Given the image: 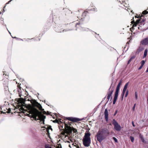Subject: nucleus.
<instances>
[{
    "instance_id": "nucleus-16",
    "label": "nucleus",
    "mask_w": 148,
    "mask_h": 148,
    "mask_svg": "<svg viewBox=\"0 0 148 148\" xmlns=\"http://www.w3.org/2000/svg\"><path fill=\"white\" fill-rule=\"evenodd\" d=\"M139 137L140 138L141 140L142 141V142L143 143H145V140L144 139L143 137L141 134H139Z\"/></svg>"
},
{
    "instance_id": "nucleus-33",
    "label": "nucleus",
    "mask_w": 148,
    "mask_h": 148,
    "mask_svg": "<svg viewBox=\"0 0 148 148\" xmlns=\"http://www.w3.org/2000/svg\"><path fill=\"white\" fill-rule=\"evenodd\" d=\"M132 125L133 127H135V125H134V122L133 121H132Z\"/></svg>"
},
{
    "instance_id": "nucleus-2",
    "label": "nucleus",
    "mask_w": 148,
    "mask_h": 148,
    "mask_svg": "<svg viewBox=\"0 0 148 148\" xmlns=\"http://www.w3.org/2000/svg\"><path fill=\"white\" fill-rule=\"evenodd\" d=\"M58 114L56 113V123H58L60 130L62 131L61 132L62 135L66 136V134L67 135L72 134L73 132L74 133H76L77 132L76 129L70 126L73 124L72 123L68 121L67 122L64 121L63 123V120L61 119H58Z\"/></svg>"
},
{
    "instance_id": "nucleus-10",
    "label": "nucleus",
    "mask_w": 148,
    "mask_h": 148,
    "mask_svg": "<svg viewBox=\"0 0 148 148\" xmlns=\"http://www.w3.org/2000/svg\"><path fill=\"white\" fill-rule=\"evenodd\" d=\"M121 84H122V80H121L120 81V82H119L118 83V84L116 88V90L115 93H118V94L119 93L120 87V86L121 85Z\"/></svg>"
},
{
    "instance_id": "nucleus-19",
    "label": "nucleus",
    "mask_w": 148,
    "mask_h": 148,
    "mask_svg": "<svg viewBox=\"0 0 148 148\" xmlns=\"http://www.w3.org/2000/svg\"><path fill=\"white\" fill-rule=\"evenodd\" d=\"M56 148H62L61 145L57 144L56 145Z\"/></svg>"
},
{
    "instance_id": "nucleus-13",
    "label": "nucleus",
    "mask_w": 148,
    "mask_h": 148,
    "mask_svg": "<svg viewBox=\"0 0 148 148\" xmlns=\"http://www.w3.org/2000/svg\"><path fill=\"white\" fill-rule=\"evenodd\" d=\"M80 29L83 31H86L87 32H92L94 33V32H92L91 30L90 29H89L88 28H83L82 27H80Z\"/></svg>"
},
{
    "instance_id": "nucleus-49",
    "label": "nucleus",
    "mask_w": 148,
    "mask_h": 148,
    "mask_svg": "<svg viewBox=\"0 0 148 148\" xmlns=\"http://www.w3.org/2000/svg\"><path fill=\"white\" fill-rule=\"evenodd\" d=\"M138 29H139V27H138Z\"/></svg>"
},
{
    "instance_id": "nucleus-17",
    "label": "nucleus",
    "mask_w": 148,
    "mask_h": 148,
    "mask_svg": "<svg viewBox=\"0 0 148 148\" xmlns=\"http://www.w3.org/2000/svg\"><path fill=\"white\" fill-rule=\"evenodd\" d=\"M126 89H127L126 88H123V90L122 93V94L121 95H122V99H123V96L124 95L125 93V92L126 91Z\"/></svg>"
},
{
    "instance_id": "nucleus-11",
    "label": "nucleus",
    "mask_w": 148,
    "mask_h": 148,
    "mask_svg": "<svg viewBox=\"0 0 148 148\" xmlns=\"http://www.w3.org/2000/svg\"><path fill=\"white\" fill-rule=\"evenodd\" d=\"M104 114L105 119L106 121H108V110L106 109L105 110Z\"/></svg>"
},
{
    "instance_id": "nucleus-37",
    "label": "nucleus",
    "mask_w": 148,
    "mask_h": 148,
    "mask_svg": "<svg viewBox=\"0 0 148 148\" xmlns=\"http://www.w3.org/2000/svg\"><path fill=\"white\" fill-rule=\"evenodd\" d=\"M95 34L97 35V36H99V34H97L96 33H95Z\"/></svg>"
},
{
    "instance_id": "nucleus-45",
    "label": "nucleus",
    "mask_w": 148,
    "mask_h": 148,
    "mask_svg": "<svg viewBox=\"0 0 148 148\" xmlns=\"http://www.w3.org/2000/svg\"><path fill=\"white\" fill-rule=\"evenodd\" d=\"M125 48H126V47H124V49H125Z\"/></svg>"
},
{
    "instance_id": "nucleus-41",
    "label": "nucleus",
    "mask_w": 148,
    "mask_h": 148,
    "mask_svg": "<svg viewBox=\"0 0 148 148\" xmlns=\"http://www.w3.org/2000/svg\"><path fill=\"white\" fill-rule=\"evenodd\" d=\"M1 113H5V112H3L2 111H1Z\"/></svg>"
},
{
    "instance_id": "nucleus-5",
    "label": "nucleus",
    "mask_w": 148,
    "mask_h": 148,
    "mask_svg": "<svg viewBox=\"0 0 148 148\" xmlns=\"http://www.w3.org/2000/svg\"><path fill=\"white\" fill-rule=\"evenodd\" d=\"M112 123L114 126V129L118 131H120L121 130V126L119 125L115 119L112 120Z\"/></svg>"
},
{
    "instance_id": "nucleus-44",
    "label": "nucleus",
    "mask_w": 148,
    "mask_h": 148,
    "mask_svg": "<svg viewBox=\"0 0 148 148\" xmlns=\"http://www.w3.org/2000/svg\"><path fill=\"white\" fill-rule=\"evenodd\" d=\"M95 37H96V38H97V36L96 35H95Z\"/></svg>"
},
{
    "instance_id": "nucleus-3",
    "label": "nucleus",
    "mask_w": 148,
    "mask_h": 148,
    "mask_svg": "<svg viewBox=\"0 0 148 148\" xmlns=\"http://www.w3.org/2000/svg\"><path fill=\"white\" fill-rule=\"evenodd\" d=\"M110 134V131L106 128L100 129L97 132L96 137L97 140L100 143L105 139Z\"/></svg>"
},
{
    "instance_id": "nucleus-8",
    "label": "nucleus",
    "mask_w": 148,
    "mask_h": 148,
    "mask_svg": "<svg viewBox=\"0 0 148 148\" xmlns=\"http://www.w3.org/2000/svg\"><path fill=\"white\" fill-rule=\"evenodd\" d=\"M141 44L143 45H148V37L141 41Z\"/></svg>"
},
{
    "instance_id": "nucleus-39",
    "label": "nucleus",
    "mask_w": 148,
    "mask_h": 148,
    "mask_svg": "<svg viewBox=\"0 0 148 148\" xmlns=\"http://www.w3.org/2000/svg\"><path fill=\"white\" fill-rule=\"evenodd\" d=\"M58 32H61V31H60V30H59V31H58Z\"/></svg>"
},
{
    "instance_id": "nucleus-29",
    "label": "nucleus",
    "mask_w": 148,
    "mask_h": 148,
    "mask_svg": "<svg viewBox=\"0 0 148 148\" xmlns=\"http://www.w3.org/2000/svg\"><path fill=\"white\" fill-rule=\"evenodd\" d=\"M140 21V20L139 19H137L135 23H137V24H138L139 23Z\"/></svg>"
},
{
    "instance_id": "nucleus-25",
    "label": "nucleus",
    "mask_w": 148,
    "mask_h": 148,
    "mask_svg": "<svg viewBox=\"0 0 148 148\" xmlns=\"http://www.w3.org/2000/svg\"><path fill=\"white\" fill-rule=\"evenodd\" d=\"M129 82H128L124 86V88H126V89H127V87L128 86V85L129 84Z\"/></svg>"
},
{
    "instance_id": "nucleus-40",
    "label": "nucleus",
    "mask_w": 148,
    "mask_h": 148,
    "mask_svg": "<svg viewBox=\"0 0 148 148\" xmlns=\"http://www.w3.org/2000/svg\"><path fill=\"white\" fill-rule=\"evenodd\" d=\"M10 111H11V110H10V111H8V112H8V113H10Z\"/></svg>"
},
{
    "instance_id": "nucleus-34",
    "label": "nucleus",
    "mask_w": 148,
    "mask_h": 148,
    "mask_svg": "<svg viewBox=\"0 0 148 148\" xmlns=\"http://www.w3.org/2000/svg\"><path fill=\"white\" fill-rule=\"evenodd\" d=\"M117 110H116L115 112V113L114 114V115H115L117 113Z\"/></svg>"
},
{
    "instance_id": "nucleus-38",
    "label": "nucleus",
    "mask_w": 148,
    "mask_h": 148,
    "mask_svg": "<svg viewBox=\"0 0 148 148\" xmlns=\"http://www.w3.org/2000/svg\"><path fill=\"white\" fill-rule=\"evenodd\" d=\"M63 32H66V30H63Z\"/></svg>"
},
{
    "instance_id": "nucleus-1",
    "label": "nucleus",
    "mask_w": 148,
    "mask_h": 148,
    "mask_svg": "<svg viewBox=\"0 0 148 148\" xmlns=\"http://www.w3.org/2000/svg\"><path fill=\"white\" fill-rule=\"evenodd\" d=\"M32 106L30 104H28L26 107L29 110L30 114L33 115V118L35 120H40L43 122L44 124L45 119L46 116L44 115L42 113L44 114H47V112L42 108L41 105L35 99L30 101Z\"/></svg>"
},
{
    "instance_id": "nucleus-12",
    "label": "nucleus",
    "mask_w": 148,
    "mask_h": 148,
    "mask_svg": "<svg viewBox=\"0 0 148 148\" xmlns=\"http://www.w3.org/2000/svg\"><path fill=\"white\" fill-rule=\"evenodd\" d=\"M135 56H132V57L130 58L129 60L128 61L127 64H129L130 63V62H134L135 60Z\"/></svg>"
},
{
    "instance_id": "nucleus-36",
    "label": "nucleus",
    "mask_w": 148,
    "mask_h": 148,
    "mask_svg": "<svg viewBox=\"0 0 148 148\" xmlns=\"http://www.w3.org/2000/svg\"><path fill=\"white\" fill-rule=\"evenodd\" d=\"M79 24H80L79 23H77V24L76 25H75L76 27L77 25H79Z\"/></svg>"
},
{
    "instance_id": "nucleus-30",
    "label": "nucleus",
    "mask_w": 148,
    "mask_h": 148,
    "mask_svg": "<svg viewBox=\"0 0 148 148\" xmlns=\"http://www.w3.org/2000/svg\"><path fill=\"white\" fill-rule=\"evenodd\" d=\"M128 91L127 90V91L126 92V93L125 95V97H127V95H128Z\"/></svg>"
},
{
    "instance_id": "nucleus-6",
    "label": "nucleus",
    "mask_w": 148,
    "mask_h": 148,
    "mask_svg": "<svg viewBox=\"0 0 148 148\" xmlns=\"http://www.w3.org/2000/svg\"><path fill=\"white\" fill-rule=\"evenodd\" d=\"M65 119H66V120H68L73 122H77L81 121V120L79 118L73 117H67L65 118Z\"/></svg>"
},
{
    "instance_id": "nucleus-9",
    "label": "nucleus",
    "mask_w": 148,
    "mask_h": 148,
    "mask_svg": "<svg viewBox=\"0 0 148 148\" xmlns=\"http://www.w3.org/2000/svg\"><path fill=\"white\" fill-rule=\"evenodd\" d=\"M42 128H45L46 129L47 133L49 135L50 134L49 130H51L52 131H53V129L51 128V125H48L44 126V127H42Z\"/></svg>"
},
{
    "instance_id": "nucleus-43",
    "label": "nucleus",
    "mask_w": 148,
    "mask_h": 148,
    "mask_svg": "<svg viewBox=\"0 0 148 148\" xmlns=\"http://www.w3.org/2000/svg\"><path fill=\"white\" fill-rule=\"evenodd\" d=\"M147 102H148V98L147 99Z\"/></svg>"
},
{
    "instance_id": "nucleus-4",
    "label": "nucleus",
    "mask_w": 148,
    "mask_h": 148,
    "mask_svg": "<svg viewBox=\"0 0 148 148\" xmlns=\"http://www.w3.org/2000/svg\"><path fill=\"white\" fill-rule=\"evenodd\" d=\"M90 136L91 134L89 132L86 131L85 133L82 141L83 144L85 147H88L90 145L91 143Z\"/></svg>"
},
{
    "instance_id": "nucleus-22",
    "label": "nucleus",
    "mask_w": 148,
    "mask_h": 148,
    "mask_svg": "<svg viewBox=\"0 0 148 148\" xmlns=\"http://www.w3.org/2000/svg\"><path fill=\"white\" fill-rule=\"evenodd\" d=\"M112 139L114 140L115 143H118V140L115 137H113Z\"/></svg>"
},
{
    "instance_id": "nucleus-18",
    "label": "nucleus",
    "mask_w": 148,
    "mask_h": 148,
    "mask_svg": "<svg viewBox=\"0 0 148 148\" xmlns=\"http://www.w3.org/2000/svg\"><path fill=\"white\" fill-rule=\"evenodd\" d=\"M147 51H147V49H146L145 50L144 52V56H143V57L144 58L145 57H146L147 56Z\"/></svg>"
},
{
    "instance_id": "nucleus-14",
    "label": "nucleus",
    "mask_w": 148,
    "mask_h": 148,
    "mask_svg": "<svg viewBox=\"0 0 148 148\" xmlns=\"http://www.w3.org/2000/svg\"><path fill=\"white\" fill-rule=\"evenodd\" d=\"M118 94L115 93L114 97L113 102V104H114L116 102V100L117 99L118 97Z\"/></svg>"
},
{
    "instance_id": "nucleus-32",
    "label": "nucleus",
    "mask_w": 148,
    "mask_h": 148,
    "mask_svg": "<svg viewBox=\"0 0 148 148\" xmlns=\"http://www.w3.org/2000/svg\"><path fill=\"white\" fill-rule=\"evenodd\" d=\"M143 65H140V66L139 68L138 69L140 70L141 69Z\"/></svg>"
},
{
    "instance_id": "nucleus-20",
    "label": "nucleus",
    "mask_w": 148,
    "mask_h": 148,
    "mask_svg": "<svg viewBox=\"0 0 148 148\" xmlns=\"http://www.w3.org/2000/svg\"><path fill=\"white\" fill-rule=\"evenodd\" d=\"M130 139L131 140V141L133 142L134 141V137L132 136H130Z\"/></svg>"
},
{
    "instance_id": "nucleus-24",
    "label": "nucleus",
    "mask_w": 148,
    "mask_h": 148,
    "mask_svg": "<svg viewBox=\"0 0 148 148\" xmlns=\"http://www.w3.org/2000/svg\"><path fill=\"white\" fill-rule=\"evenodd\" d=\"M145 21V20H144V19H143L142 20V21H141V23H140L142 25H144Z\"/></svg>"
},
{
    "instance_id": "nucleus-21",
    "label": "nucleus",
    "mask_w": 148,
    "mask_h": 148,
    "mask_svg": "<svg viewBox=\"0 0 148 148\" xmlns=\"http://www.w3.org/2000/svg\"><path fill=\"white\" fill-rule=\"evenodd\" d=\"M45 148H52L49 145H45Z\"/></svg>"
},
{
    "instance_id": "nucleus-28",
    "label": "nucleus",
    "mask_w": 148,
    "mask_h": 148,
    "mask_svg": "<svg viewBox=\"0 0 148 148\" xmlns=\"http://www.w3.org/2000/svg\"><path fill=\"white\" fill-rule=\"evenodd\" d=\"M135 98L136 99H137L138 98V96H137V92H136L135 93Z\"/></svg>"
},
{
    "instance_id": "nucleus-48",
    "label": "nucleus",
    "mask_w": 148,
    "mask_h": 148,
    "mask_svg": "<svg viewBox=\"0 0 148 148\" xmlns=\"http://www.w3.org/2000/svg\"><path fill=\"white\" fill-rule=\"evenodd\" d=\"M9 33L10 34V32L9 31Z\"/></svg>"
},
{
    "instance_id": "nucleus-26",
    "label": "nucleus",
    "mask_w": 148,
    "mask_h": 148,
    "mask_svg": "<svg viewBox=\"0 0 148 148\" xmlns=\"http://www.w3.org/2000/svg\"><path fill=\"white\" fill-rule=\"evenodd\" d=\"M136 103L134 104V106H133V107L132 108V110L133 111H134L135 110V107L136 106Z\"/></svg>"
},
{
    "instance_id": "nucleus-31",
    "label": "nucleus",
    "mask_w": 148,
    "mask_h": 148,
    "mask_svg": "<svg viewBox=\"0 0 148 148\" xmlns=\"http://www.w3.org/2000/svg\"><path fill=\"white\" fill-rule=\"evenodd\" d=\"M138 24L137 23H135L133 25V26H135V27H136L137 26V25Z\"/></svg>"
},
{
    "instance_id": "nucleus-46",
    "label": "nucleus",
    "mask_w": 148,
    "mask_h": 148,
    "mask_svg": "<svg viewBox=\"0 0 148 148\" xmlns=\"http://www.w3.org/2000/svg\"><path fill=\"white\" fill-rule=\"evenodd\" d=\"M125 48H126V47H124V49H125Z\"/></svg>"
},
{
    "instance_id": "nucleus-27",
    "label": "nucleus",
    "mask_w": 148,
    "mask_h": 148,
    "mask_svg": "<svg viewBox=\"0 0 148 148\" xmlns=\"http://www.w3.org/2000/svg\"><path fill=\"white\" fill-rule=\"evenodd\" d=\"M145 62L144 60H142L141 62V65H144L145 64Z\"/></svg>"
},
{
    "instance_id": "nucleus-35",
    "label": "nucleus",
    "mask_w": 148,
    "mask_h": 148,
    "mask_svg": "<svg viewBox=\"0 0 148 148\" xmlns=\"http://www.w3.org/2000/svg\"><path fill=\"white\" fill-rule=\"evenodd\" d=\"M76 147L77 148H79V146H78V145H76Z\"/></svg>"
},
{
    "instance_id": "nucleus-15",
    "label": "nucleus",
    "mask_w": 148,
    "mask_h": 148,
    "mask_svg": "<svg viewBox=\"0 0 148 148\" xmlns=\"http://www.w3.org/2000/svg\"><path fill=\"white\" fill-rule=\"evenodd\" d=\"M18 102L22 104H24L25 102V100L21 98L19 100H18Z\"/></svg>"
},
{
    "instance_id": "nucleus-42",
    "label": "nucleus",
    "mask_w": 148,
    "mask_h": 148,
    "mask_svg": "<svg viewBox=\"0 0 148 148\" xmlns=\"http://www.w3.org/2000/svg\"><path fill=\"white\" fill-rule=\"evenodd\" d=\"M53 122L56 123V120L53 121Z\"/></svg>"
},
{
    "instance_id": "nucleus-23",
    "label": "nucleus",
    "mask_w": 148,
    "mask_h": 148,
    "mask_svg": "<svg viewBox=\"0 0 148 148\" xmlns=\"http://www.w3.org/2000/svg\"><path fill=\"white\" fill-rule=\"evenodd\" d=\"M91 10L92 11H94L95 12H96V11H97V10L96 8L95 7L94 8H93V9H91Z\"/></svg>"
},
{
    "instance_id": "nucleus-7",
    "label": "nucleus",
    "mask_w": 148,
    "mask_h": 148,
    "mask_svg": "<svg viewBox=\"0 0 148 148\" xmlns=\"http://www.w3.org/2000/svg\"><path fill=\"white\" fill-rule=\"evenodd\" d=\"M111 86L109 89V91L108 92L107 96V99L109 101L110 97L112 95L114 91V89L112 88H111Z\"/></svg>"
},
{
    "instance_id": "nucleus-47",
    "label": "nucleus",
    "mask_w": 148,
    "mask_h": 148,
    "mask_svg": "<svg viewBox=\"0 0 148 148\" xmlns=\"http://www.w3.org/2000/svg\"><path fill=\"white\" fill-rule=\"evenodd\" d=\"M3 11H4H4H5L4 10H3Z\"/></svg>"
}]
</instances>
